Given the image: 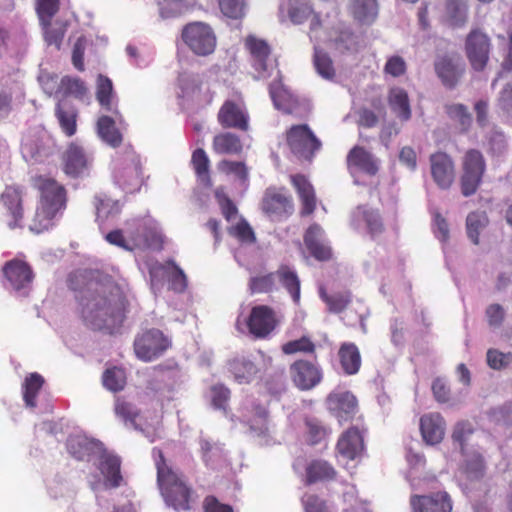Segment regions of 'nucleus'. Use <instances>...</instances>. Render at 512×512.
I'll return each instance as SVG.
<instances>
[{"label": "nucleus", "instance_id": "obj_1", "mask_svg": "<svg viewBox=\"0 0 512 512\" xmlns=\"http://www.w3.org/2000/svg\"><path fill=\"white\" fill-rule=\"evenodd\" d=\"M128 284L104 276L90 282L78 298L82 322L93 330L112 332L126 316Z\"/></svg>", "mask_w": 512, "mask_h": 512}, {"label": "nucleus", "instance_id": "obj_2", "mask_svg": "<svg viewBox=\"0 0 512 512\" xmlns=\"http://www.w3.org/2000/svg\"><path fill=\"white\" fill-rule=\"evenodd\" d=\"M68 452L78 460L88 461L95 459L104 481H90V486L94 491L102 488L118 487L122 481L120 473V459L107 452L100 442L89 439L85 435H72L67 440Z\"/></svg>", "mask_w": 512, "mask_h": 512}, {"label": "nucleus", "instance_id": "obj_3", "mask_svg": "<svg viewBox=\"0 0 512 512\" xmlns=\"http://www.w3.org/2000/svg\"><path fill=\"white\" fill-rule=\"evenodd\" d=\"M105 239L112 245L124 250L160 249L163 243L161 229L152 217L144 216L130 219L124 230L109 232Z\"/></svg>", "mask_w": 512, "mask_h": 512}, {"label": "nucleus", "instance_id": "obj_4", "mask_svg": "<svg viewBox=\"0 0 512 512\" xmlns=\"http://www.w3.org/2000/svg\"><path fill=\"white\" fill-rule=\"evenodd\" d=\"M33 186L40 192V202L29 225L30 231L41 233L53 225L57 213L65 206L64 187L50 177L38 176Z\"/></svg>", "mask_w": 512, "mask_h": 512}, {"label": "nucleus", "instance_id": "obj_5", "mask_svg": "<svg viewBox=\"0 0 512 512\" xmlns=\"http://www.w3.org/2000/svg\"><path fill=\"white\" fill-rule=\"evenodd\" d=\"M157 482L167 505L177 511L191 509L192 493L181 477L166 463L160 450L153 449Z\"/></svg>", "mask_w": 512, "mask_h": 512}, {"label": "nucleus", "instance_id": "obj_6", "mask_svg": "<svg viewBox=\"0 0 512 512\" xmlns=\"http://www.w3.org/2000/svg\"><path fill=\"white\" fill-rule=\"evenodd\" d=\"M471 434V424L461 422L455 426L452 438L455 443L459 444L463 454L462 472L466 475L467 479L478 480L483 476L484 464L481 454L468 446Z\"/></svg>", "mask_w": 512, "mask_h": 512}, {"label": "nucleus", "instance_id": "obj_7", "mask_svg": "<svg viewBox=\"0 0 512 512\" xmlns=\"http://www.w3.org/2000/svg\"><path fill=\"white\" fill-rule=\"evenodd\" d=\"M184 44L198 56H207L216 48V36L212 28L204 22H192L182 29Z\"/></svg>", "mask_w": 512, "mask_h": 512}, {"label": "nucleus", "instance_id": "obj_8", "mask_svg": "<svg viewBox=\"0 0 512 512\" xmlns=\"http://www.w3.org/2000/svg\"><path fill=\"white\" fill-rule=\"evenodd\" d=\"M287 143L294 155L305 160H311L321 147V142L305 124L290 128L287 132Z\"/></svg>", "mask_w": 512, "mask_h": 512}, {"label": "nucleus", "instance_id": "obj_9", "mask_svg": "<svg viewBox=\"0 0 512 512\" xmlns=\"http://www.w3.org/2000/svg\"><path fill=\"white\" fill-rule=\"evenodd\" d=\"M215 195L219 201L223 215L225 216L226 220L231 223L228 228L229 233L236 237L243 244L254 243V232L245 220L238 218L237 208L235 205L223 194L220 189L216 190Z\"/></svg>", "mask_w": 512, "mask_h": 512}, {"label": "nucleus", "instance_id": "obj_10", "mask_svg": "<svg viewBox=\"0 0 512 512\" xmlns=\"http://www.w3.org/2000/svg\"><path fill=\"white\" fill-rule=\"evenodd\" d=\"M463 174L461 176V189L464 196L474 194L481 183L485 171V161L477 150H469L463 158Z\"/></svg>", "mask_w": 512, "mask_h": 512}, {"label": "nucleus", "instance_id": "obj_11", "mask_svg": "<svg viewBox=\"0 0 512 512\" xmlns=\"http://www.w3.org/2000/svg\"><path fill=\"white\" fill-rule=\"evenodd\" d=\"M169 345V340L160 330L151 329L135 339L134 350L139 359L149 362L162 355Z\"/></svg>", "mask_w": 512, "mask_h": 512}, {"label": "nucleus", "instance_id": "obj_12", "mask_svg": "<svg viewBox=\"0 0 512 512\" xmlns=\"http://www.w3.org/2000/svg\"><path fill=\"white\" fill-rule=\"evenodd\" d=\"M114 179L117 185L132 193L141 185V168L139 157L132 149H128L123 162L118 163Z\"/></svg>", "mask_w": 512, "mask_h": 512}, {"label": "nucleus", "instance_id": "obj_13", "mask_svg": "<svg viewBox=\"0 0 512 512\" xmlns=\"http://www.w3.org/2000/svg\"><path fill=\"white\" fill-rule=\"evenodd\" d=\"M490 46L489 37L479 29H474L467 35L465 50L473 69H484L489 59Z\"/></svg>", "mask_w": 512, "mask_h": 512}, {"label": "nucleus", "instance_id": "obj_14", "mask_svg": "<svg viewBox=\"0 0 512 512\" xmlns=\"http://www.w3.org/2000/svg\"><path fill=\"white\" fill-rule=\"evenodd\" d=\"M244 322L249 332L256 338L267 337L277 326L275 312L265 305L253 307Z\"/></svg>", "mask_w": 512, "mask_h": 512}, {"label": "nucleus", "instance_id": "obj_15", "mask_svg": "<svg viewBox=\"0 0 512 512\" xmlns=\"http://www.w3.org/2000/svg\"><path fill=\"white\" fill-rule=\"evenodd\" d=\"M246 46L249 49L253 67L257 72V78L265 79L273 75L276 68L275 60L270 57V49L263 40L250 36L246 40Z\"/></svg>", "mask_w": 512, "mask_h": 512}, {"label": "nucleus", "instance_id": "obj_16", "mask_svg": "<svg viewBox=\"0 0 512 512\" xmlns=\"http://www.w3.org/2000/svg\"><path fill=\"white\" fill-rule=\"evenodd\" d=\"M6 287L13 289L20 295H26L33 279L30 267L21 260H11L3 268Z\"/></svg>", "mask_w": 512, "mask_h": 512}, {"label": "nucleus", "instance_id": "obj_17", "mask_svg": "<svg viewBox=\"0 0 512 512\" xmlns=\"http://www.w3.org/2000/svg\"><path fill=\"white\" fill-rule=\"evenodd\" d=\"M241 417L248 424L252 436L257 437L261 445H269L271 443L264 407L254 406L252 403H249L243 408Z\"/></svg>", "mask_w": 512, "mask_h": 512}, {"label": "nucleus", "instance_id": "obj_18", "mask_svg": "<svg viewBox=\"0 0 512 512\" xmlns=\"http://www.w3.org/2000/svg\"><path fill=\"white\" fill-rule=\"evenodd\" d=\"M347 164L356 184L360 183L359 174L374 176L379 169V161L363 147H354L347 156Z\"/></svg>", "mask_w": 512, "mask_h": 512}, {"label": "nucleus", "instance_id": "obj_19", "mask_svg": "<svg viewBox=\"0 0 512 512\" xmlns=\"http://www.w3.org/2000/svg\"><path fill=\"white\" fill-rule=\"evenodd\" d=\"M328 411L339 423L349 420L357 412L356 397L348 391H333L326 399Z\"/></svg>", "mask_w": 512, "mask_h": 512}, {"label": "nucleus", "instance_id": "obj_20", "mask_svg": "<svg viewBox=\"0 0 512 512\" xmlns=\"http://www.w3.org/2000/svg\"><path fill=\"white\" fill-rule=\"evenodd\" d=\"M293 383L301 390H310L320 383L322 373L319 367L308 361L294 362L290 367Z\"/></svg>", "mask_w": 512, "mask_h": 512}, {"label": "nucleus", "instance_id": "obj_21", "mask_svg": "<svg viewBox=\"0 0 512 512\" xmlns=\"http://www.w3.org/2000/svg\"><path fill=\"white\" fill-rule=\"evenodd\" d=\"M431 175L441 189H448L455 178L454 164L451 158L442 152L430 156Z\"/></svg>", "mask_w": 512, "mask_h": 512}, {"label": "nucleus", "instance_id": "obj_22", "mask_svg": "<svg viewBox=\"0 0 512 512\" xmlns=\"http://www.w3.org/2000/svg\"><path fill=\"white\" fill-rule=\"evenodd\" d=\"M340 461H352L359 458L364 451V439L357 428H350L342 434L337 443Z\"/></svg>", "mask_w": 512, "mask_h": 512}, {"label": "nucleus", "instance_id": "obj_23", "mask_svg": "<svg viewBox=\"0 0 512 512\" xmlns=\"http://www.w3.org/2000/svg\"><path fill=\"white\" fill-rule=\"evenodd\" d=\"M218 120L223 127L246 131L249 116L242 103L226 101L218 113Z\"/></svg>", "mask_w": 512, "mask_h": 512}, {"label": "nucleus", "instance_id": "obj_24", "mask_svg": "<svg viewBox=\"0 0 512 512\" xmlns=\"http://www.w3.org/2000/svg\"><path fill=\"white\" fill-rule=\"evenodd\" d=\"M262 210L270 217L277 218L290 214L293 205L291 199L283 190L269 188L262 200Z\"/></svg>", "mask_w": 512, "mask_h": 512}, {"label": "nucleus", "instance_id": "obj_25", "mask_svg": "<svg viewBox=\"0 0 512 512\" xmlns=\"http://www.w3.org/2000/svg\"><path fill=\"white\" fill-rule=\"evenodd\" d=\"M92 158L84 149L76 144H71L64 154V171L66 174L77 177L88 172Z\"/></svg>", "mask_w": 512, "mask_h": 512}, {"label": "nucleus", "instance_id": "obj_26", "mask_svg": "<svg viewBox=\"0 0 512 512\" xmlns=\"http://www.w3.org/2000/svg\"><path fill=\"white\" fill-rule=\"evenodd\" d=\"M435 71L444 85L452 87L458 82L463 72L462 60L458 55L438 57L435 61Z\"/></svg>", "mask_w": 512, "mask_h": 512}, {"label": "nucleus", "instance_id": "obj_27", "mask_svg": "<svg viewBox=\"0 0 512 512\" xmlns=\"http://www.w3.org/2000/svg\"><path fill=\"white\" fill-rule=\"evenodd\" d=\"M1 203L6 209L7 216L10 217V220H8V226L11 229L20 227V223L23 218L21 189L15 186L6 187L4 192L1 194Z\"/></svg>", "mask_w": 512, "mask_h": 512}, {"label": "nucleus", "instance_id": "obj_28", "mask_svg": "<svg viewBox=\"0 0 512 512\" xmlns=\"http://www.w3.org/2000/svg\"><path fill=\"white\" fill-rule=\"evenodd\" d=\"M445 430V421L439 413L425 414L420 419L421 435L428 445L440 443L444 438Z\"/></svg>", "mask_w": 512, "mask_h": 512}, {"label": "nucleus", "instance_id": "obj_29", "mask_svg": "<svg viewBox=\"0 0 512 512\" xmlns=\"http://www.w3.org/2000/svg\"><path fill=\"white\" fill-rule=\"evenodd\" d=\"M413 512H451L452 504L446 492H438L431 496H413L411 498Z\"/></svg>", "mask_w": 512, "mask_h": 512}, {"label": "nucleus", "instance_id": "obj_30", "mask_svg": "<svg viewBox=\"0 0 512 512\" xmlns=\"http://www.w3.org/2000/svg\"><path fill=\"white\" fill-rule=\"evenodd\" d=\"M96 99L103 111L116 115L121 120V114L118 110V99L113 90L112 81L101 74L97 77Z\"/></svg>", "mask_w": 512, "mask_h": 512}, {"label": "nucleus", "instance_id": "obj_31", "mask_svg": "<svg viewBox=\"0 0 512 512\" xmlns=\"http://www.w3.org/2000/svg\"><path fill=\"white\" fill-rule=\"evenodd\" d=\"M150 276L152 281L158 280L160 277H167L170 286L177 292H182L186 287V277L184 272L173 262L165 264L156 263L150 268Z\"/></svg>", "mask_w": 512, "mask_h": 512}, {"label": "nucleus", "instance_id": "obj_32", "mask_svg": "<svg viewBox=\"0 0 512 512\" xmlns=\"http://www.w3.org/2000/svg\"><path fill=\"white\" fill-rule=\"evenodd\" d=\"M115 118L109 115H102L98 118L96 123V133L102 142L112 148L119 147L123 142V136L116 127V121L119 120L118 116L114 115Z\"/></svg>", "mask_w": 512, "mask_h": 512}, {"label": "nucleus", "instance_id": "obj_33", "mask_svg": "<svg viewBox=\"0 0 512 512\" xmlns=\"http://www.w3.org/2000/svg\"><path fill=\"white\" fill-rule=\"evenodd\" d=\"M352 223L356 229L366 228L371 235H376L382 232L383 224L378 212L359 206L353 213Z\"/></svg>", "mask_w": 512, "mask_h": 512}, {"label": "nucleus", "instance_id": "obj_34", "mask_svg": "<svg viewBox=\"0 0 512 512\" xmlns=\"http://www.w3.org/2000/svg\"><path fill=\"white\" fill-rule=\"evenodd\" d=\"M305 244L311 254L318 260H326L330 257V247L324 241V232L317 225H311L305 234Z\"/></svg>", "mask_w": 512, "mask_h": 512}, {"label": "nucleus", "instance_id": "obj_35", "mask_svg": "<svg viewBox=\"0 0 512 512\" xmlns=\"http://www.w3.org/2000/svg\"><path fill=\"white\" fill-rule=\"evenodd\" d=\"M351 15L361 24H371L378 16L376 0H352L349 6Z\"/></svg>", "mask_w": 512, "mask_h": 512}, {"label": "nucleus", "instance_id": "obj_36", "mask_svg": "<svg viewBox=\"0 0 512 512\" xmlns=\"http://www.w3.org/2000/svg\"><path fill=\"white\" fill-rule=\"evenodd\" d=\"M388 102L390 109L401 121L411 117V108L407 92L400 87H394L389 92Z\"/></svg>", "mask_w": 512, "mask_h": 512}, {"label": "nucleus", "instance_id": "obj_37", "mask_svg": "<svg viewBox=\"0 0 512 512\" xmlns=\"http://www.w3.org/2000/svg\"><path fill=\"white\" fill-rule=\"evenodd\" d=\"M443 18L449 26H464L468 19L467 0H447Z\"/></svg>", "mask_w": 512, "mask_h": 512}, {"label": "nucleus", "instance_id": "obj_38", "mask_svg": "<svg viewBox=\"0 0 512 512\" xmlns=\"http://www.w3.org/2000/svg\"><path fill=\"white\" fill-rule=\"evenodd\" d=\"M291 182L295 187L303 204L302 214H311L315 209L316 199L314 189L307 179L302 175L291 177Z\"/></svg>", "mask_w": 512, "mask_h": 512}, {"label": "nucleus", "instance_id": "obj_39", "mask_svg": "<svg viewBox=\"0 0 512 512\" xmlns=\"http://www.w3.org/2000/svg\"><path fill=\"white\" fill-rule=\"evenodd\" d=\"M229 371L239 384L251 382L256 376L258 369L252 361L245 357H237L229 362Z\"/></svg>", "mask_w": 512, "mask_h": 512}, {"label": "nucleus", "instance_id": "obj_40", "mask_svg": "<svg viewBox=\"0 0 512 512\" xmlns=\"http://www.w3.org/2000/svg\"><path fill=\"white\" fill-rule=\"evenodd\" d=\"M269 92L276 109L287 113L292 112L296 100L294 96L282 85L280 80H275L270 84Z\"/></svg>", "mask_w": 512, "mask_h": 512}, {"label": "nucleus", "instance_id": "obj_41", "mask_svg": "<svg viewBox=\"0 0 512 512\" xmlns=\"http://www.w3.org/2000/svg\"><path fill=\"white\" fill-rule=\"evenodd\" d=\"M280 284L291 295L295 304L300 301V280L297 273L288 266H281L276 272Z\"/></svg>", "mask_w": 512, "mask_h": 512}, {"label": "nucleus", "instance_id": "obj_42", "mask_svg": "<svg viewBox=\"0 0 512 512\" xmlns=\"http://www.w3.org/2000/svg\"><path fill=\"white\" fill-rule=\"evenodd\" d=\"M213 150L217 154H239L242 151V143L235 134L224 132L214 137Z\"/></svg>", "mask_w": 512, "mask_h": 512}, {"label": "nucleus", "instance_id": "obj_43", "mask_svg": "<svg viewBox=\"0 0 512 512\" xmlns=\"http://www.w3.org/2000/svg\"><path fill=\"white\" fill-rule=\"evenodd\" d=\"M340 362L345 373L352 375L358 372L361 357L358 348L352 343H345L339 350Z\"/></svg>", "mask_w": 512, "mask_h": 512}, {"label": "nucleus", "instance_id": "obj_44", "mask_svg": "<svg viewBox=\"0 0 512 512\" xmlns=\"http://www.w3.org/2000/svg\"><path fill=\"white\" fill-rule=\"evenodd\" d=\"M195 3L196 0H158L160 17L168 19L180 16Z\"/></svg>", "mask_w": 512, "mask_h": 512}, {"label": "nucleus", "instance_id": "obj_45", "mask_svg": "<svg viewBox=\"0 0 512 512\" xmlns=\"http://www.w3.org/2000/svg\"><path fill=\"white\" fill-rule=\"evenodd\" d=\"M56 116L62 130L68 136L73 135L76 131V110L66 100H62L57 105Z\"/></svg>", "mask_w": 512, "mask_h": 512}, {"label": "nucleus", "instance_id": "obj_46", "mask_svg": "<svg viewBox=\"0 0 512 512\" xmlns=\"http://www.w3.org/2000/svg\"><path fill=\"white\" fill-rule=\"evenodd\" d=\"M96 217L100 222H104L110 218H114L120 212L121 206L118 201L113 200L107 196H97L96 202Z\"/></svg>", "mask_w": 512, "mask_h": 512}, {"label": "nucleus", "instance_id": "obj_47", "mask_svg": "<svg viewBox=\"0 0 512 512\" xmlns=\"http://www.w3.org/2000/svg\"><path fill=\"white\" fill-rule=\"evenodd\" d=\"M44 383L43 377L38 373H31L23 383V399L27 407H35V398Z\"/></svg>", "mask_w": 512, "mask_h": 512}, {"label": "nucleus", "instance_id": "obj_48", "mask_svg": "<svg viewBox=\"0 0 512 512\" xmlns=\"http://www.w3.org/2000/svg\"><path fill=\"white\" fill-rule=\"evenodd\" d=\"M488 218L485 212H472L466 218V230L468 238L475 244H479V235L487 226Z\"/></svg>", "mask_w": 512, "mask_h": 512}, {"label": "nucleus", "instance_id": "obj_49", "mask_svg": "<svg viewBox=\"0 0 512 512\" xmlns=\"http://www.w3.org/2000/svg\"><path fill=\"white\" fill-rule=\"evenodd\" d=\"M217 168L221 173L233 175L241 185L247 184L249 171L243 162L222 160L218 163Z\"/></svg>", "mask_w": 512, "mask_h": 512}, {"label": "nucleus", "instance_id": "obj_50", "mask_svg": "<svg viewBox=\"0 0 512 512\" xmlns=\"http://www.w3.org/2000/svg\"><path fill=\"white\" fill-rule=\"evenodd\" d=\"M319 296L327 304L329 311L332 313L342 312L351 300L350 294L347 292L328 295L323 287L319 289Z\"/></svg>", "mask_w": 512, "mask_h": 512}, {"label": "nucleus", "instance_id": "obj_51", "mask_svg": "<svg viewBox=\"0 0 512 512\" xmlns=\"http://www.w3.org/2000/svg\"><path fill=\"white\" fill-rule=\"evenodd\" d=\"M334 469L326 461H313L307 467V481L313 483L321 480H328L334 476Z\"/></svg>", "mask_w": 512, "mask_h": 512}, {"label": "nucleus", "instance_id": "obj_52", "mask_svg": "<svg viewBox=\"0 0 512 512\" xmlns=\"http://www.w3.org/2000/svg\"><path fill=\"white\" fill-rule=\"evenodd\" d=\"M314 66L317 73L326 80H333L335 77V69L331 58L327 53L315 47Z\"/></svg>", "mask_w": 512, "mask_h": 512}, {"label": "nucleus", "instance_id": "obj_53", "mask_svg": "<svg viewBox=\"0 0 512 512\" xmlns=\"http://www.w3.org/2000/svg\"><path fill=\"white\" fill-rule=\"evenodd\" d=\"M102 381L106 389L112 392H117L124 388L126 384V375L124 370L121 368H109L103 373Z\"/></svg>", "mask_w": 512, "mask_h": 512}, {"label": "nucleus", "instance_id": "obj_54", "mask_svg": "<svg viewBox=\"0 0 512 512\" xmlns=\"http://www.w3.org/2000/svg\"><path fill=\"white\" fill-rule=\"evenodd\" d=\"M114 410L115 414L124 421L125 425L139 429V414L132 404L117 399Z\"/></svg>", "mask_w": 512, "mask_h": 512}, {"label": "nucleus", "instance_id": "obj_55", "mask_svg": "<svg viewBox=\"0 0 512 512\" xmlns=\"http://www.w3.org/2000/svg\"><path fill=\"white\" fill-rule=\"evenodd\" d=\"M191 163L193 168L197 174V176L203 181L208 183L210 181L209 178V158L206 152L199 148L195 150L192 154Z\"/></svg>", "mask_w": 512, "mask_h": 512}, {"label": "nucleus", "instance_id": "obj_56", "mask_svg": "<svg viewBox=\"0 0 512 512\" xmlns=\"http://www.w3.org/2000/svg\"><path fill=\"white\" fill-rule=\"evenodd\" d=\"M44 26L45 41L48 45H54L57 49L60 48L62 39L66 31V24L56 21L54 24L46 22Z\"/></svg>", "mask_w": 512, "mask_h": 512}, {"label": "nucleus", "instance_id": "obj_57", "mask_svg": "<svg viewBox=\"0 0 512 512\" xmlns=\"http://www.w3.org/2000/svg\"><path fill=\"white\" fill-rule=\"evenodd\" d=\"M343 512H369L366 505L359 501L354 486H347L343 492Z\"/></svg>", "mask_w": 512, "mask_h": 512}, {"label": "nucleus", "instance_id": "obj_58", "mask_svg": "<svg viewBox=\"0 0 512 512\" xmlns=\"http://www.w3.org/2000/svg\"><path fill=\"white\" fill-rule=\"evenodd\" d=\"M486 361L491 369L501 370L510 365L512 362V354L510 352L503 353L497 349L491 348L487 351Z\"/></svg>", "mask_w": 512, "mask_h": 512}, {"label": "nucleus", "instance_id": "obj_59", "mask_svg": "<svg viewBox=\"0 0 512 512\" xmlns=\"http://www.w3.org/2000/svg\"><path fill=\"white\" fill-rule=\"evenodd\" d=\"M221 12L233 19L241 18L245 13V0H219Z\"/></svg>", "mask_w": 512, "mask_h": 512}, {"label": "nucleus", "instance_id": "obj_60", "mask_svg": "<svg viewBox=\"0 0 512 512\" xmlns=\"http://www.w3.org/2000/svg\"><path fill=\"white\" fill-rule=\"evenodd\" d=\"M304 512H334V510L321 498L313 494L302 497Z\"/></svg>", "mask_w": 512, "mask_h": 512}, {"label": "nucleus", "instance_id": "obj_61", "mask_svg": "<svg viewBox=\"0 0 512 512\" xmlns=\"http://www.w3.org/2000/svg\"><path fill=\"white\" fill-rule=\"evenodd\" d=\"M61 87L65 94L73 95L76 98L82 99L86 93L87 88L85 84L77 78L65 77L61 80Z\"/></svg>", "mask_w": 512, "mask_h": 512}, {"label": "nucleus", "instance_id": "obj_62", "mask_svg": "<svg viewBox=\"0 0 512 512\" xmlns=\"http://www.w3.org/2000/svg\"><path fill=\"white\" fill-rule=\"evenodd\" d=\"M447 113L449 116L457 120L463 130L468 129L471 125L472 117L467 108L462 104H452L447 106Z\"/></svg>", "mask_w": 512, "mask_h": 512}, {"label": "nucleus", "instance_id": "obj_63", "mask_svg": "<svg viewBox=\"0 0 512 512\" xmlns=\"http://www.w3.org/2000/svg\"><path fill=\"white\" fill-rule=\"evenodd\" d=\"M229 398L230 391L225 386L217 384L210 388V399L214 408L225 410Z\"/></svg>", "mask_w": 512, "mask_h": 512}, {"label": "nucleus", "instance_id": "obj_64", "mask_svg": "<svg viewBox=\"0 0 512 512\" xmlns=\"http://www.w3.org/2000/svg\"><path fill=\"white\" fill-rule=\"evenodd\" d=\"M58 10V0H37V12L42 25H46Z\"/></svg>", "mask_w": 512, "mask_h": 512}]
</instances>
